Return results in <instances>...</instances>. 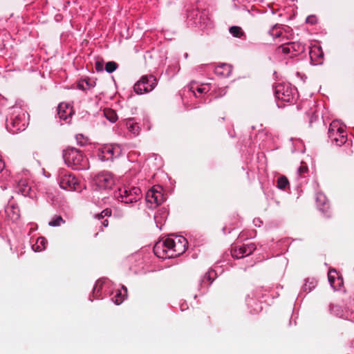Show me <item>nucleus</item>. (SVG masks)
Masks as SVG:
<instances>
[{
	"mask_svg": "<svg viewBox=\"0 0 354 354\" xmlns=\"http://www.w3.org/2000/svg\"><path fill=\"white\" fill-rule=\"evenodd\" d=\"M102 225L103 227H107L109 225V221L108 219H104L102 221Z\"/></svg>",
	"mask_w": 354,
	"mask_h": 354,
	"instance_id": "nucleus-40",
	"label": "nucleus"
},
{
	"mask_svg": "<svg viewBox=\"0 0 354 354\" xmlns=\"http://www.w3.org/2000/svg\"><path fill=\"white\" fill-rule=\"evenodd\" d=\"M333 274H337V272L334 269H330L328 272V280L331 286H333L335 276Z\"/></svg>",
	"mask_w": 354,
	"mask_h": 354,
	"instance_id": "nucleus-32",
	"label": "nucleus"
},
{
	"mask_svg": "<svg viewBox=\"0 0 354 354\" xmlns=\"http://www.w3.org/2000/svg\"><path fill=\"white\" fill-rule=\"evenodd\" d=\"M328 137L338 146L342 145L347 140V136L344 129L339 127L335 122H333L329 126Z\"/></svg>",
	"mask_w": 354,
	"mask_h": 354,
	"instance_id": "nucleus-5",
	"label": "nucleus"
},
{
	"mask_svg": "<svg viewBox=\"0 0 354 354\" xmlns=\"http://www.w3.org/2000/svg\"><path fill=\"white\" fill-rule=\"evenodd\" d=\"M240 247L241 250L240 252L242 253L244 257L251 254L256 250V245L254 243L243 245Z\"/></svg>",
	"mask_w": 354,
	"mask_h": 354,
	"instance_id": "nucleus-20",
	"label": "nucleus"
},
{
	"mask_svg": "<svg viewBox=\"0 0 354 354\" xmlns=\"http://www.w3.org/2000/svg\"><path fill=\"white\" fill-rule=\"evenodd\" d=\"M47 241L44 237L37 238L36 243L32 245V248L35 252H40L46 247Z\"/></svg>",
	"mask_w": 354,
	"mask_h": 354,
	"instance_id": "nucleus-19",
	"label": "nucleus"
},
{
	"mask_svg": "<svg viewBox=\"0 0 354 354\" xmlns=\"http://www.w3.org/2000/svg\"><path fill=\"white\" fill-rule=\"evenodd\" d=\"M103 215L105 216H111L112 214V211L111 209L106 208L104 209L102 212Z\"/></svg>",
	"mask_w": 354,
	"mask_h": 354,
	"instance_id": "nucleus-37",
	"label": "nucleus"
},
{
	"mask_svg": "<svg viewBox=\"0 0 354 354\" xmlns=\"http://www.w3.org/2000/svg\"><path fill=\"white\" fill-rule=\"evenodd\" d=\"M226 93V91L224 89H219L218 92L216 93V97H220L223 95H225Z\"/></svg>",
	"mask_w": 354,
	"mask_h": 354,
	"instance_id": "nucleus-38",
	"label": "nucleus"
},
{
	"mask_svg": "<svg viewBox=\"0 0 354 354\" xmlns=\"http://www.w3.org/2000/svg\"><path fill=\"white\" fill-rule=\"evenodd\" d=\"M153 252L159 258H169L174 257V254H168L167 250L164 246V243L162 241L157 242L153 246Z\"/></svg>",
	"mask_w": 354,
	"mask_h": 354,
	"instance_id": "nucleus-12",
	"label": "nucleus"
},
{
	"mask_svg": "<svg viewBox=\"0 0 354 354\" xmlns=\"http://www.w3.org/2000/svg\"><path fill=\"white\" fill-rule=\"evenodd\" d=\"M289 185V181L285 176H280L277 180V187L280 189H285Z\"/></svg>",
	"mask_w": 354,
	"mask_h": 354,
	"instance_id": "nucleus-22",
	"label": "nucleus"
},
{
	"mask_svg": "<svg viewBox=\"0 0 354 354\" xmlns=\"http://www.w3.org/2000/svg\"><path fill=\"white\" fill-rule=\"evenodd\" d=\"M4 167L3 162L0 159V172L3 170Z\"/></svg>",
	"mask_w": 354,
	"mask_h": 354,
	"instance_id": "nucleus-41",
	"label": "nucleus"
},
{
	"mask_svg": "<svg viewBox=\"0 0 354 354\" xmlns=\"http://www.w3.org/2000/svg\"><path fill=\"white\" fill-rule=\"evenodd\" d=\"M118 67V64L115 62H109L105 65L106 72L111 73L115 71Z\"/></svg>",
	"mask_w": 354,
	"mask_h": 354,
	"instance_id": "nucleus-29",
	"label": "nucleus"
},
{
	"mask_svg": "<svg viewBox=\"0 0 354 354\" xmlns=\"http://www.w3.org/2000/svg\"><path fill=\"white\" fill-rule=\"evenodd\" d=\"M59 185L64 189L77 191L80 185L77 179L73 175L64 174L60 176Z\"/></svg>",
	"mask_w": 354,
	"mask_h": 354,
	"instance_id": "nucleus-9",
	"label": "nucleus"
},
{
	"mask_svg": "<svg viewBox=\"0 0 354 354\" xmlns=\"http://www.w3.org/2000/svg\"><path fill=\"white\" fill-rule=\"evenodd\" d=\"M66 223L65 220L61 216L55 215L53 219L49 222V225L52 227H58L62 224H64Z\"/></svg>",
	"mask_w": 354,
	"mask_h": 354,
	"instance_id": "nucleus-23",
	"label": "nucleus"
},
{
	"mask_svg": "<svg viewBox=\"0 0 354 354\" xmlns=\"http://www.w3.org/2000/svg\"><path fill=\"white\" fill-rule=\"evenodd\" d=\"M128 129L130 132H131L133 135L137 136L140 133V126L138 123H130L127 122Z\"/></svg>",
	"mask_w": 354,
	"mask_h": 354,
	"instance_id": "nucleus-27",
	"label": "nucleus"
},
{
	"mask_svg": "<svg viewBox=\"0 0 354 354\" xmlns=\"http://www.w3.org/2000/svg\"><path fill=\"white\" fill-rule=\"evenodd\" d=\"M59 117L62 120H66L72 113V107L66 104L61 103L57 108Z\"/></svg>",
	"mask_w": 354,
	"mask_h": 354,
	"instance_id": "nucleus-15",
	"label": "nucleus"
},
{
	"mask_svg": "<svg viewBox=\"0 0 354 354\" xmlns=\"http://www.w3.org/2000/svg\"><path fill=\"white\" fill-rule=\"evenodd\" d=\"M17 188L19 192H20L23 196H32L31 194V187L26 179L19 180L17 183Z\"/></svg>",
	"mask_w": 354,
	"mask_h": 354,
	"instance_id": "nucleus-14",
	"label": "nucleus"
},
{
	"mask_svg": "<svg viewBox=\"0 0 354 354\" xmlns=\"http://www.w3.org/2000/svg\"><path fill=\"white\" fill-rule=\"evenodd\" d=\"M104 115L111 122H116L118 118L115 111L111 109H104Z\"/></svg>",
	"mask_w": 354,
	"mask_h": 354,
	"instance_id": "nucleus-21",
	"label": "nucleus"
},
{
	"mask_svg": "<svg viewBox=\"0 0 354 354\" xmlns=\"http://www.w3.org/2000/svg\"><path fill=\"white\" fill-rule=\"evenodd\" d=\"M25 118L26 114L22 110L14 109L9 118L6 119L7 129L12 133L24 131L26 126Z\"/></svg>",
	"mask_w": 354,
	"mask_h": 354,
	"instance_id": "nucleus-2",
	"label": "nucleus"
},
{
	"mask_svg": "<svg viewBox=\"0 0 354 354\" xmlns=\"http://www.w3.org/2000/svg\"><path fill=\"white\" fill-rule=\"evenodd\" d=\"M280 35V33H277V36L279 37Z\"/></svg>",
	"mask_w": 354,
	"mask_h": 354,
	"instance_id": "nucleus-42",
	"label": "nucleus"
},
{
	"mask_svg": "<svg viewBox=\"0 0 354 354\" xmlns=\"http://www.w3.org/2000/svg\"><path fill=\"white\" fill-rule=\"evenodd\" d=\"M330 310L333 313H334V314H335L337 315H339L340 314V313H341L340 310H339L338 306L337 305L333 304H331L330 305Z\"/></svg>",
	"mask_w": 354,
	"mask_h": 354,
	"instance_id": "nucleus-35",
	"label": "nucleus"
},
{
	"mask_svg": "<svg viewBox=\"0 0 354 354\" xmlns=\"http://www.w3.org/2000/svg\"><path fill=\"white\" fill-rule=\"evenodd\" d=\"M95 218H97V220L100 221V220H104V216L103 215V213L101 212L100 214H97L95 216Z\"/></svg>",
	"mask_w": 354,
	"mask_h": 354,
	"instance_id": "nucleus-39",
	"label": "nucleus"
},
{
	"mask_svg": "<svg viewBox=\"0 0 354 354\" xmlns=\"http://www.w3.org/2000/svg\"><path fill=\"white\" fill-rule=\"evenodd\" d=\"M310 57L315 64H322L324 61V52L320 46H313L310 50Z\"/></svg>",
	"mask_w": 354,
	"mask_h": 354,
	"instance_id": "nucleus-11",
	"label": "nucleus"
},
{
	"mask_svg": "<svg viewBox=\"0 0 354 354\" xmlns=\"http://www.w3.org/2000/svg\"><path fill=\"white\" fill-rule=\"evenodd\" d=\"M315 201L317 206L322 211L326 212L328 207V201L326 195L322 192H318L315 195Z\"/></svg>",
	"mask_w": 354,
	"mask_h": 354,
	"instance_id": "nucleus-13",
	"label": "nucleus"
},
{
	"mask_svg": "<svg viewBox=\"0 0 354 354\" xmlns=\"http://www.w3.org/2000/svg\"><path fill=\"white\" fill-rule=\"evenodd\" d=\"M156 85L157 80L154 76L145 75L135 84L133 89L137 94H142L151 91Z\"/></svg>",
	"mask_w": 354,
	"mask_h": 354,
	"instance_id": "nucleus-4",
	"label": "nucleus"
},
{
	"mask_svg": "<svg viewBox=\"0 0 354 354\" xmlns=\"http://www.w3.org/2000/svg\"><path fill=\"white\" fill-rule=\"evenodd\" d=\"M104 61L102 59L97 58L95 63V68L97 72L103 71Z\"/></svg>",
	"mask_w": 354,
	"mask_h": 354,
	"instance_id": "nucleus-31",
	"label": "nucleus"
},
{
	"mask_svg": "<svg viewBox=\"0 0 354 354\" xmlns=\"http://www.w3.org/2000/svg\"><path fill=\"white\" fill-rule=\"evenodd\" d=\"M115 148L113 146H109L104 148L102 153L107 156L106 158H112L115 156Z\"/></svg>",
	"mask_w": 354,
	"mask_h": 354,
	"instance_id": "nucleus-28",
	"label": "nucleus"
},
{
	"mask_svg": "<svg viewBox=\"0 0 354 354\" xmlns=\"http://www.w3.org/2000/svg\"><path fill=\"white\" fill-rule=\"evenodd\" d=\"M164 243V246L168 251V254L174 253V256L180 255L185 252V246L183 248H178L176 241L172 239L167 238L162 241Z\"/></svg>",
	"mask_w": 354,
	"mask_h": 354,
	"instance_id": "nucleus-10",
	"label": "nucleus"
},
{
	"mask_svg": "<svg viewBox=\"0 0 354 354\" xmlns=\"http://www.w3.org/2000/svg\"><path fill=\"white\" fill-rule=\"evenodd\" d=\"M274 95L278 100L286 102H290L293 99L294 89L290 84H277L274 87Z\"/></svg>",
	"mask_w": 354,
	"mask_h": 354,
	"instance_id": "nucleus-6",
	"label": "nucleus"
},
{
	"mask_svg": "<svg viewBox=\"0 0 354 354\" xmlns=\"http://www.w3.org/2000/svg\"><path fill=\"white\" fill-rule=\"evenodd\" d=\"M176 243H177L178 248L179 247L181 248H183V246L185 247L187 241L184 237H180L178 239V242H176Z\"/></svg>",
	"mask_w": 354,
	"mask_h": 354,
	"instance_id": "nucleus-36",
	"label": "nucleus"
},
{
	"mask_svg": "<svg viewBox=\"0 0 354 354\" xmlns=\"http://www.w3.org/2000/svg\"><path fill=\"white\" fill-rule=\"evenodd\" d=\"M189 90H190V91H192L194 93V95L196 97H197V95L196 94V91H197L199 93H206L207 91H206L205 87H203L201 86H199L196 84V83H192L189 86Z\"/></svg>",
	"mask_w": 354,
	"mask_h": 354,
	"instance_id": "nucleus-24",
	"label": "nucleus"
},
{
	"mask_svg": "<svg viewBox=\"0 0 354 354\" xmlns=\"http://www.w3.org/2000/svg\"><path fill=\"white\" fill-rule=\"evenodd\" d=\"M122 290H118L116 292L115 295L112 298L113 301L116 304L119 305L122 303V301L125 299L127 293V289L126 287L122 286Z\"/></svg>",
	"mask_w": 354,
	"mask_h": 354,
	"instance_id": "nucleus-18",
	"label": "nucleus"
},
{
	"mask_svg": "<svg viewBox=\"0 0 354 354\" xmlns=\"http://www.w3.org/2000/svg\"><path fill=\"white\" fill-rule=\"evenodd\" d=\"M216 278V273L214 270H211L207 272L201 280V285L209 286Z\"/></svg>",
	"mask_w": 354,
	"mask_h": 354,
	"instance_id": "nucleus-16",
	"label": "nucleus"
},
{
	"mask_svg": "<svg viewBox=\"0 0 354 354\" xmlns=\"http://www.w3.org/2000/svg\"><path fill=\"white\" fill-rule=\"evenodd\" d=\"M119 194L122 198V201L125 203H133L137 202L142 196L141 190L137 187H133L131 188L123 187L120 189Z\"/></svg>",
	"mask_w": 354,
	"mask_h": 354,
	"instance_id": "nucleus-7",
	"label": "nucleus"
},
{
	"mask_svg": "<svg viewBox=\"0 0 354 354\" xmlns=\"http://www.w3.org/2000/svg\"><path fill=\"white\" fill-rule=\"evenodd\" d=\"M162 191V187L158 185L147 191L145 198L149 208L154 209L165 202L166 198Z\"/></svg>",
	"mask_w": 354,
	"mask_h": 354,
	"instance_id": "nucleus-3",
	"label": "nucleus"
},
{
	"mask_svg": "<svg viewBox=\"0 0 354 354\" xmlns=\"http://www.w3.org/2000/svg\"><path fill=\"white\" fill-rule=\"evenodd\" d=\"M241 251V247H236V246L233 247L231 250V254H232V257L236 258V259L243 257L244 255L240 252Z\"/></svg>",
	"mask_w": 354,
	"mask_h": 354,
	"instance_id": "nucleus-30",
	"label": "nucleus"
},
{
	"mask_svg": "<svg viewBox=\"0 0 354 354\" xmlns=\"http://www.w3.org/2000/svg\"><path fill=\"white\" fill-rule=\"evenodd\" d=\"M232 71V67L227 64H221L215 68V73L222 76H228Z\"/></svg>",
	"mask_w": 354,
	"mask_h": 354,
	"instance_id": "nucleus-17",
	"label": "nucleus"
},
{
	"mask_svg": "<svg viewBox=\"0 0 354 354\" xmlns=\"http://www.w3.org/2000/svg\"><path fill=\"white\" fill-rule=\"evenodd\" d=\"M290 46L292 48V44H288V46L281 45L279 48L281 50L283 53L288 54L290 52Z\"/></svg>",
	"mask_w": 354,
	"mask_h": 354,
	"instance_id": "nucleus-33",
	"label": "nucleus"
},
{
	"mask_svg": "<svg viewBox=\"0 0 354 354\" xmlns=\"http://www.w3.org/2000/svg\"><path fill=\"white\" fill-rule=\"evenodd\" d=\"M63 158L65 163L73 169L86 167L87 159L80 151L75 148H68L64 150L63 151Z\"/></svg>",
	"mask_w": 354,
	"mask_h": 354,
	"instance_id": "nucleus-1",
	"label": "nucleus"
},
{
	"mask_svg": "<svg viewBox=\"0 0 354 354\" xmlns=\"http://www.w3.org/2000/svg\"><path fill=\"white\" fill-rule=\"evenodd\" d=\"M94 180L97 186L102 189H111L115 184L113 174L107 171H102L96 175Z\"/></svg>",
	"mask_w": 354,
	"mask_h": 354,
	"instance_id": "nucleus-8",
	"label": "nucleus"
},
{
	"mask_svg": "<svg viewBox=\"0 0 354 354\" xmlns=\"http://www.w3.org/2000/svg\"><path fill=\"white\" fill-rule=\"evenodd\" d=\"M308 171V167L306 164L301 163V166L298 169V172L300 176H302L304 174Z\"/></svg>",
	"mask_w": 354,
	"mask_h": 354,
	"instance_id": "nucleus-34",
	"label": "nucleus"
},
{
	"mask_svg": "<svg viewBox=\"0 0 354 354\" xmlns=\"http://www.w3.org/2000/svg\"><path fill=\"white\" fill-rule=\"evenodd\" d=\"M230 32L236 37L240 38L243 35V32L239 26H232L230 28Z\"/></svg>",
	"mask_w": 354,
	"mask_h": 354,
	"instance_id": "nucleus-26",
	"label": "nucleus"
},
{
	"mask_svg": "<svg viewBox=\"0 0 354 354\" xmlns=\"http://www.w3.org/2000/svg\"><path fill=\"white\" fill-rule=\"evenodd\" d=\"M93 86V85L90 82L89 80H82L77 83V88L83 91H86Z\"/></svg>",
	"mask_w": 354,
	"mask_h": 354,
	"instance_id": "nucleus-25",
	"label": "nucleus"
}]
</instances>
